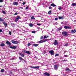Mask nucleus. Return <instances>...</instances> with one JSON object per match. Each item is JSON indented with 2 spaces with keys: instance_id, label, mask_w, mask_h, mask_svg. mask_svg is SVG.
<instances>
[{
  "instance_id": "nucleus-29",
  "label": "nucleus",
  "mask_w": 76,
  "mask_h": 76,
  "mask_svg": "<svg viewBox=\"0 0 76 76\" xmlns=\"http://www.w3.org/2000/svg\"><path fill=\"white\" fill-rule=\"evenodd\" d=\"M18 19L19 20V19H20V17L19 16H17L16 18Z\"/></svg>"
},
{
  "instance_id": "nucleus-9",
  "label": "nucleus",
  "mask_w": 76,
  "mask_h": 76,
  "mask_svg": "<svg viewBox=\"0 0 76 76\" xmlns=\"http://www.w3.org/2000/svg\"><path fill=\"white\" fill-rule=\"evenodd\" d=\"M53 44L54 45H57V44H58V43L57 42L56 40H55V42H53Z\"/></svg>"
},
{
  "instance_id": "nucleus-52",
  "label": "nucleus",
  "mask_w": 76,
  "mask_h": 76,
  "mask_svg": "<svg viewBox=\"0 0 76 76\" xmlns=\"http://www.w3.org/2000/svg\"><path fill=\"white\" fill-rule=\"evenodd\" d=\"M45 38H46V36H45L44 37V39H45Z\"/></svg>"
},
{
  "instance_id": "nucleus-60",
  "label": "nucleus",
  "mask_w": 76,
  "mask_h": 76,
  "mask_svg": "<svg viewBox=\"0 0 76 76\" xmlns=\"http://www.w3.org/2000/svg\"><path fill=\"white\" fill-rule=\"evenodd\" d=\"M20 1H22V0H20Z\"/></svg>"
},
{
  "instance_id": "nucleus-56",
  "label": "nucleus",
  "mask_w": 76,
  "mask_h": 76,
  "mask_svg": "<svg viewBox=\"0 0 76 76\" xmlns=\"http://www.w3.org/2000/svg\"><path fill=\"white\" fill-rule=\"evenodd\" d=\"M47 38H48V36H47Z\"/></svg>"
},
{
  "instance_id": "nucleus-51",
  "label": "nucleus",
  "mask_w": 76,
  "mask_h": 76,
  "mask_svg": "<svg viewBox=\"0 0 76 76\" xmlns=\"http://www.w3.org/2000/svg\"><path fill=\"white\" fill-rule=\"evenodd\" d=\"M10 74H12V71H10Z\"/></svg>"
},
{
  "instance_id": "nucleus-7",
  "label": "nucleus",
  "mask_w": 76,
  "mask_h": 76,
  "mask_svg": "<svg viewBox=\"0 0 76 76\" xmlns=\"http://www.w3.org/2000/svg\"><path fill=\"white\" fill-rule=\"evenodd\" d=\"M76 32V30L75 29L71 31V33L72 34H75Z\"/></svg>"
},
{
  "instance_id": "nucleus-55",
  "label": "nucleus",
  "mask_w": 76,
  "mask_h": 76,
  "mask_svg": "<svg viewBox=\"0 0 76 76\" xmlns=\"http://www.w3.org/2000/svg\"><path fill=\"white\" fill-rule=\"evenodd\" d=\"M3 7L2 6H0V7Z\"/></svg>"
},
{
  "instance_id": "nucleus-50",
  "label": "nucleus",
  "mask_w": 76,
  "mask_h": 76,
  "mask_svg": "<svg viewBox=\"0 0 76 76\" xmlns=\"http://www.w3.org/2000/svg\"><path fill=\"white\" fill-rule=\"evenodd\" d=\"M37 29H40V27H37Z\"/></svg>"
},
{
  "instance_id": "nucleus-4",
  "label": "nucleus",
  "mask_w": 76,
  "mask_h": 76,
  "mask_svg": "<svg viewBox=\"0 0 76 76\" xmlns=\"http://www.w3.org/2000/svg\"><path fill=\"white\" fill-rule=\"evenodd\" d=\"M23 53H26V54H28V55H29V54H30L31 52L29 51H27L26 50H24L23 51Z\"/></svg>"
},
{
  "instance_id": "nucleus-17",
  "label": "nucleus",
  "mask_w": 76,
  "mask_h": 76,
  "mask_svg": "<svg viewBox=\"0 0 76 76\" xmlns=\"http://www.w3.org/2000/svg\"><path fill=\"white\" fill-rule=\"evenodd\" d=\"M59 19H64V17L62 16V17H58Z\"/></svg>"
},
{
  "instance_id": "nucleus-12",
  "label": "nucleus",
  "mask_w": 76,
  "mask_h": 76,
  "mask_svg": "<svg viewBox=\"0 0 76 76\" xmlns=\"http://www.w3.org/2000/svg\"><path fill=\"white\" fill-rule=\"evenodd\" d=\"M13 5L18 6V2H13Z\"/></svg>"
},
{
  "instance_id": "nucleus-8",
  "label": "nucleus",
  "mask_w": 76,
  "mask_h": 76,
  "mask_svg": "<svg viewBox=\"0 0 76 76\" xmlns=\"http://www.w3.org/2000/svg\"><path fill=\"white\" fill-rule=\"evenodd\" d=\"M19 58L20 60L21 61H22V60H23V61H24V62H26V61L23 59L22 58V57H20V56L19 57Z\"/></svg>"
},
{
  "instance_id": "nucleus-34",
  "label": "nucleus",
  "mask_w": 76,
  "mask_h": 76,
  "mask_svg": "<svg viewBox=\"0 0 76 76\" xmlns=\"http://www.w3.org/2000/svg\"><path fill=\"white\" fill-rule=\"evenodd\" d=\"M68 45H69V44L66 43L65 44L64 46H67Z\"/></svg>"
},
{
  "instance_id": "nucleus-33",
  "label": "nucleus",
  "mask_w": 76,
  "mask_h": 76,
  "mask_svg": "<svg viewBox=\"0 0 76 76\" xmlns=\"http://www.w3.org/2000/svg\"><path fill=\"white\" fill-rule=\"evenodd\" d=\"M1 73H3V72H4V69H1Z\"/></svg>"
},
{
  "instance_id": "nucleus-58",
  "label": "nucleus",
  "mask_w": 76,
  "mask_h": 76,
  "mask_svg": "<svg viewBox=\"0 0 76 76\" xmlns=\"http://www.w3.org/2000/svg\"><path fill=\"white\" fill-rule=\"evenodd\" d=\"M66 61V60H64L63 61Z\"/></svg>"
},
{
  "instance_id": "nucleus-5",
  "label": "nucleus",
  "mask_w": 76,
  "mask_h": 76,
  "mask_svg": "<svg viewBox=\"0 0 76 76\" xmlns=\"http://www.w3.org/2000/svg\"><path fill=\"white\" fill-rule=\"evenodd\" d=\"M49 53L51 55H54V51L53 50H51L49 51Z\"/></svg>"
},
{
  "instance_id": "nucleus-24",
  "label": "nucleus",
  "mask_w": 76,
  "mask_h": 76,
  "mask_svg": "<svg viewBox=\"0 0 76 76\" xmlns=\"http://www.w3.org/2000/svg\"><path fill=\"white\" fill-rule=\"evenodd\" d=\"M72 5V6H76V3H73Z\"/></svg>"
},
{
  "instance_id": "nucleus-61",
  "label": "nucleus",
  "mask_w": 76,
  "mask_h": 76,
  "mask_svg": "<svg viewBox=\"0 0 76 76\" xmlns=\"http://www.w3.org/2000/svg\"><path fill=\"white\" fill-rule=\"evenodd\" d=\"M10 0L11 1V0Z\"/></svg>"
},
{
  "instance_id": "nucleus-6",
  "label": "nucleus",
  "mask_w": 76,
  "mask_h": 76,
  "mask_svg": "<svg viewBox=\"0 0 76 76\" xmlns=\"http://www.w3.org/2000/svg\"><path fill=\"white\" fill-rule=\"evenodd\" d=\"M6 44H7V45H8L9 46H11V43L10 42L8 41H7L6 42Z\"/></svg>"
},
{
  "instance_id": "nucleus-3",
  "label": "nucleus",
  "mask_w": 76,
  "mask_h": 76,
  "mask_svg": "<svg viewBox=\"0 0 76 76\" xmlns=\"http://www.w3.org/2000/svg\"><path fill=\"white\" fill-rule=\"evenodd\" d=\"M29 67H31V68H32L33 69H38L39 68V66H30Z\"/></svg>"
},
{
  "instance_id": "nucleus-59",
  "label": "nucleus",
  "mask_w": 76,
  "mask_h": 76,
  "mask_svg": "<svg viewBox=\"0 0 76 76\" xmlns=\"http://www.w3.org/2000/svg\"><path fill=\"white\" fill-rule=\"evenodd\" d=\"M74 22H76V20H74Z\"/></svg>"
},
{
  "instance_id": "nucleus-38",
  "label": "nucleus",
  "mask_w": 76,
  "mask_h": 76,
  "mask_svg": "<svg viewBox=\"0 0 76 76\" xmlns=\"http://www.w3.org/2000/svg\"><path fill=\"white\" fill-rule=\"evenodd\" d=\"M32 33H35V32H36V31H31Z\"/></svg>"
},
{
  "instance_id": "nucleus-46",
  "label": "nucleus",
  "mask_w": 76,
  "mask_h": 76,
  "mask_svg": "<svg viewBox=\"0 0 76 76\" xmlns=\"http://www.w3.org/2000/svg\"><path fill=\"white\" fill-rule=\"evenodd\" d=\"M64 56L65 57H67V56L66 55H64Z\"/></svg>"
},
{
  "instance_id": "nucleus-16",
  "label": "nucleus",
  "mask_w": 76,
  "mask_h": 76,
  "mask_svg": "<svg viewBox=\"0 0 76 76\" xmlns=\"http://www.w3.org/2000/svg\"><path fill=\"white\" fill-rule=\"evenodd\" d=\"M20 56H21L23 57H25V55L24 54H22L21 53H20L19 54Z\"/></svg>"
},
{
  "instance_id": "nucleus-10",
  "label": "nucleus",
  "mask_w": 76,
  "mask_h": 76,
  "mask_svg": "<svg viewBox=\"0 0 76 76\" xmlns=\"http://www.w3.org/2000/svg\"><path fill=\"white\" fill-rule=\"evenodd\" d=\"M17 47H16V46H14L13 47H12V46L10 47V48H12V49H16Z\"/></svg>"
},
{
  "instance_id": "nucleus-18",
  "label": "nucleus",
  "mask_w": 76,
  "mask_h": 76,
  "mask_svg": "<svg viewBox=\"0 0 76 76\" xmlns=\"http://www.w3.org/2000/svg\"><path fill=\"white\" fill-rule=\"evenodd\" d=\"M12 70L14 72H17V71H19V69H12Z\"/></svg>"
},
{
  "instance_id": "nucleus-11",
  "label": "nucleus",
  "mask_w": 76,
  "mask_h": 76,
  "mask_svg": "<svg viewBox=\"0 0 76 76\" xmlns=\"http://www.w3.org/2000/svg\"><path fill=\"white\" fill-rule=\"evenodd\" d=\"M44 75L45 76H50V73H47V72H45L44 73Z\"/></svg>"
},
{
  "instance_id": "nucleus-32",
  "label": "nucleus",
  "mask_w": 76,
  "mask_h": 76,
  "mask_svg": "<svg viewBox=\"0 0 76 76\" xmlns=\"http://www.w3.org/2000/svg\"><path fill=\"white\" fill-rule=\"evenodd\" d=\"M59 56V54H56L55 55V57H56V56Z\"/></svg>"
},
{
  "instance_id": "nucleus-47",
  "label": "nucleus",
  "mask_w": 76,
  "mask_h": 76,
  "mask_svg": "<svg viewBox=\"0 0 76 76\" xmlns=\"http://www.w3.org/2000/svg\"><path fill=\"white\" fill-rule=\"evenodd\" d=\"M31 19H34V17H31Z\"/></svg>"
},
{
  "instance_id": "nucleus-43",
  "label": "nucleus",
  "mask_w": 76,
  "mask_h": 76,
  "mask_svg": "<svg viewBox=\"0 0 76 76\" xmlns=\"http://www.w3.org/2000/svg\"><path fill=\"white\" fill-rule=\"evenodd\" d=\"M3 2V0H0V2L2 3Z\"/></svg>"
},
{
  "instance_id": "nucleus-45",
  "label": "nucleus",
  "mask_w": 76,
  "mask_h": 76,
  "mask_svg": "<svg viewBox=\"0 0 76 76\" xmlns=\"http://www.w3.org/2000/svg\"><path fill=\"white\" fill-rule=\"evenodd\" d=\"M49 9H52V7H49Z\"/></svg>"
},
{
  "instance_id": "nucleus-40",
  "label": "nucleus",
  "mask_w": 76,
  "mask_h": 76,
  "mask_svg": "<svg viewBox=\"0 0 76 76\" xmlns=\"http://www.w3.org/2000/svg\"><path fill=\"white\" fill-rule=\"evenodd\" d=\"M55 20H58V18H56L55 19Z\"/></svg>"
},
{
  "instance_id": "nucleus-41",
  "label": "nucleus",
  "mask_w": 76,
  "mask_h": 76,
  "mask_svg": "<svg viewBox=\"0 0 76 76\" xmlns=\"http://www.w3.org/2000/svg\"><path fill=\"white\" fill-rule=\"evenodd\" d=\"M28 46H29L30 45H31V43H28Z\"/></svg>"
},
{
  "instance_id": "nucleus-39",
  "label": "nucleus",
  "mask_w": 76,
  "mask_h": 76,
  "mask_svg": "<svg viewBox=\"0 0 76 76\" xmlns=\"http://www.w3.org/2000/svg\"><path fill=\"white\" fill-rule=\"evenodd\" d=\"M9 35H12V32H11V31H9Z\"/></svg>"
},
{
  "instance_id": "nucleus-2",
  "label": "nucleus",
  "mask_w": 76,
  "mask_h": 76,
  "mask_svg": "<svg viewBox=\"0 0 76 76\" xmlns=\"http://www.w3.org/2000/svg\"><path fill=\"white\" fill-rule=\"evenodd\" d=\"M11 42L13 44H19V42L18 41H15L13 40H12L11 41Z\"/></svg>"
},
{
  "instance_id": "nucleus-19",
  "label": "nucleus",
  "mask_w": 76,
  "mask_h": 76,
  "mask_svg": "<svg viewBox=\"0 0 76 76\" xmlns=\"http://www.w3.org/2000/svg\"><path fill=\"white\" fill-rule=\"evenodd\" d=\"M62 8H63V7L60 6H59L58 7V9H59V10H61V9H62Z\"/></svg>"
},
{
  "instance_id": "nucleus-15",
  "label": "nucleus",
  "mask_w": 76,
  "mask_h": 76,
  "mask_svg": "<svg viewBox=\"0 0 76 76\" xmlns=\"http://www.w3.org/2000/svg\"><path fill=\"white\" fill-rule=\"evenodd\" d=\"M54 69H58V66L57 65H55L54 66Z\"/></svg>"
},
{
  "instance_id": "nucleus-22",
  "label": "nucleus",
  "mask_w": 76,
  "mask_h": 76,
  "mask_svg": "<svg viewBox=\"0 0 76 76\" xmlns=\"http://www.w3.org/2000/svg\"><path fill=\"white\" fill-rule=\"evenodd\" d=\"M5 45V44L4 43H2L1 44L0 46L1 47H3Z\"/></svg>"
},
{
  "instance_id": "nucleus-20",
  "label": "nucleus",
  "mask_w": 76,
  "mask_h": 76,
  "mask_svg": "<svg viewBox=\"0 0 76 76\" xmlns=\"http://www.w3.org/2000/svg\"><path fill=\"white\" fill-rule=\"evenodd\" d=\"M33 46L34 47H38V44H33Z\"/></svg>"
},
{
  "instance_id": "nucleus-35",
  "label": "nucleus",
  "mask_w": 76,
  "mask_h": 76,
  "mask_svg": "<svg viewBox=\"0 0 76 76\" xmlns=\"http://www.w3.org/2000/svg\"><path fill=\"white\" fill-rule=\"evenodd\" d=\"M2 12L4 14H6V12L5 11H3Z\"/></svg>"
},
{
  "instance_id": "nucleus-1",
  "label": "nucleus",
  "mask_w": 76,
  "mask_h": 76,
  "mask_svg": "<svg viewBox=\"0 0 76 76\" xmlns=\"http://www.w3.org/2000/svg\"><path fill=\"white\" fill-rule=\"evenodd\" d=\"M62 35L64 37H67V32L66 31H63L62 33Z\"/></svg>"
},
{
  "instance_id": "nucleus-42",
  "label": "nucleus",
  "mask_w": 76,
  "mask_h": 76,
  "mask_svg": "<svg viewBox=\"0 0 76 76\" xmlns=\"http://www.w3.org/2000/svg\"><path fill=\"white\" fill-rule=\"evenodd\" d=\"M18 15V13L15 12V13L14 14V15Z\"/></svg>"
},
{
  "instance_id": "nucleus-28",
  "label": "nucleus",
  "mask_w": 76,
  "mask_h": 76,
  "mask_svg": "<svg viewBox=\"0 0 76 76\" xmlns=\"http://www.w3.org/2000/svg\"><path fill=\"white\" fill-rule=\"evenodd\" d=\"M29 26L30 27H32V26H33V24H32V23H30L29 24Z\"/></svg>"
},
{
  "instance_id": "nucleus-57",
  "label": "nucleus",
  "mask_w": 76,
  "mask_h": 76,
  "mask_svg": "<svg viewBox=\"0 0 76 76\" xmlns=\"http://www.w3.org/2000/svg\"><path fill=\"white\" fill-rule=\"evenodd\" d=\"M12 60H15V59H14V58H12Z\"/></svg>"
},
{
  "instance_id": "nucleus-54",
  "label": "nucleus",
  "mask_w": 76,
  "mask_h": 76,
  "mask_svg": "<svg viewBox=\"0 0 76 76\" xmlns=\"http://www.w3.org/2000/svg\"><path fill=\"white\" fill-rule=\"evenodd\" d=\"M34 58H36L37 59H38V57H36V56H35L34 57Z\"/></svg>"
},
{
  "instance_id": "nucleus-27",
  "label": "nucleus",
  "mask_w": 76,
  "mask_h": 76,
  "mask_svg": "<svg viewBox=\"0 0 76 76\" xmlns=\"http://www.w3.org/2000/svg\"><path fill=\"white\" fill-rule=\"evenodd\" d=\"M26 70H28V68H23V71H26Z\"/></svg>"
},
{
  "instance_id": "nucleus-23",
  "label": "nucleus",
  "mask_w": 76,
  "mask_h": 76,
  "mask_svg": "<svg viewBox=\"0 0 76 76\" xmlns=\"http://www.w3.org/2000/svg\"><path fill=\"white\" fill-rule=\"evenodd\" d=\"M4 19L0 18V22H3Z\"/></svg>"
},
{
  "instance_id": "nucleus-21",
  "label": "nucleus",
  "mask_w": 76,
  "mask_h": 76,
  "mask_svg": "<svg viewBox=\"0 0 76 76\" xmlns=\"http://www.w3.org/2000/svg\"><path fill=\"white\" fill-rule=\"evenodd\" d=\"M50 6H53V7L56 6V5L54 4V3L52 4H51L50 5Z\"/></svg>"
},
{
  "instance_id": "nucleus-13",
  "label": "nucleus",
  "mask_w": 76,
  "mask_h": 76,
  "mask_svg": "<svg viewBox=\"0 0 76 76\" xmlns=\"http://www.w3.org/2000/svg\"><path fill=\"white\" fill-rule=\"evenodd\" d=\"M65 29H71V27L68 26H65L64 27Z\"/></svg>"
},
{
  "instance_id": "nucleus-48",
  "label": "nucleus",
  "mask_w": 76,
  "mask_h": 76,
  "mask_svg": "<svg viewBox=\"0 0 76 76\" xmlns=\"http://www.w3.org/2000/svg\"><path fill=\"white\" fill-rule=\"evenodd\" d=\"M26 10H28V7H26Z\"/></svg>"
},
{
  "instance_id": "nucleus-53",
  "label": "nucleus",
  "mask_w": 76,
  "mask_h": 76,
  "mask_svg": "<svg viewBox=\"0 0 76 76\" xmlns=\"http://www.w3.org/2000/svg\"><path fill=\"white\" fill-rule=\"evenodd\" d=\"M42 38H43V37H41L40 39H42Z\"/></svg>"
},
{
  "instance_id": "nucleus-26",
  "label": "nucleus",
  "mask_w": 76,
  "mask_h": 76,
  "mask_svg": "<svg viewBox=\"0 0 76 76\" xmlns=\"http://www.w3.org/2000/svg\"><path fill=\"white\" fill-rule=\"evenodd\" d=\"M66 71H68V72H71V70H70L69 68H67L66 69Z\"/></svg>"
},
{
  "instance_id": "nucleus-30",
  "label": "nucleus",
  "mask_w": 76,
  "mask_h": 76,
  "mask_svg": "<svg viewBox=\"0 0 76 76\" xmlns=\"http://www.w3.org/2000/svg\"><path fill=\"white\" fill-rule=\"evenodd\" d=\"M51 11L50 10L48 12V14L49 15H50L51 14Z\"/></svg>"
},
{
  "instance_id": "nucleus-49",
  "label": "nucleus",
  "mask_w": 76,
  "mask_h": 76,
  "mask_svg": "<svg viewBox=\"0 0 76 76\" xmlns=\"http://www.w3.org/2000/svg\"><path fill=\"white\" fill-rule=\"evenodd\" d=\"M2 32V30L0 29V32Z\"/></svg>"
},
{
  "instance_id": "nucleus-44",
  "label": "nucleus",
  "mask_w": 76,
  "mask_h": 76,
  "mask_svg": "<svg viewBox=\"0 0 76 76\" xmlns=\"http://www.w3.org/2000/svg\"><path fill=\"white\" fill-rule=\"evenodd\" d=\"M37 25L38 26H40V25H41V24H38V23L37 24Z\"/></svg>"
},
{
  "instance_id": "nucleus-36",
  "label": "nucleus",
  "mask_w": 76,
  "mask_h": 76,
  "mask_svg": "<svg viewBox=\"0 0 76 76\" xmlns=\"http://www.w3.org/2000/svg\"><path fill=\"white\" fill-rule=\"evenodd\" d=\"M18 19H17V18H16L15 20V21L16 22H18Z\"/></svg>"
},
{
  "instance_id": "nucleus-14",
  "label": "nucleus",
  "mask_w": 76,
  "mask_h": 76,
  "mask_svg": "<svg viewBox=\"0 0 76 76\" xmlns=\"http://www.w3.org/2000/svg\"><path fill=\"white\" fill-rule=\"evenodd\" d=\"M2 23H3V24H4V25H5V28H6V27H7V23H5V22H2Z\"/></svg>"
},
{
  "instance_id": "nucleus-37",
  "label": "nucleus",
  "mask_w": 76,
  "mask_h": 76,
  "mask_svg": "<svg viewBox=\"0 0 76 76\" xmlns=\"http://www.w3.org/2000/svg\"><path fill=\"white\" fill-rule=\"evenodd\" d=\"M23 5H25V4H26V3L25 2H23L22 3Z\"/></svg>"
},
{
  "instance_id": "nucleus-25",
  "label": "nucleus",
  "mask_w": 76,
  "mask_h": 76,
  "mask_svg": "<svg viewBox=\"0 0 76 76\" xmlns=\"http://www.w3.org/2000/svg\"><path fill=\"white\" fill-rule=\"evenodd\" d=\"M42 42H43V40H41L38 42L39 44H41V43H42Z\"/></svg>"
},
{
  "instance_id": "nucleus-31",
  "label": "nucleus",
  "mask_w": 76,
  "mask_h": 76,
  "mask_svg": "<svg viewBox=\"0 0 76 76\" xmlns=\"http://www.w3.org/2000/svg\"><path fill=\"white\" fill-rule=\"evenodd\" d=\"M61 29H62V28L61 27L59 28H58V31H60V30H61Z\"/></svg>"
}]
</instances>
